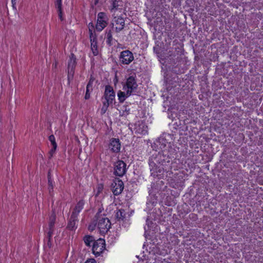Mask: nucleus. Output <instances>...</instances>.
<instances>
[{
  "label": "nucleus",
  "instance_id": "nucleus-5",
  "mask_svg": "<svg viewBox=\"0 0 263 263\" xmlns=\"http://www.w3.org/2000/svg\"><path fill=\"white\" fill-rule=\"evenodd\" d=\"M126 171V164L124 161L119 160L114 164V174L116 176L122 177Z\"/></svg>",
  "mask_w": 263,
  "mask_h": 263
},
{
  "label": "nucleus",
  "instance_id": "nucleus-3",
  "mask_svg": "<svg viewBox=\"0 0 263 263\" xmlns=\"http://www.w3.org/2000/svg\"><path fill=\"white\" fill-rule=\"evenodd\" d=\"M105 249V242L103 239H98L93 243L92 251L96 256H100Z\"/></svg>",
  "mask_w": 263,
  "mask_h": 263
},
{
  "label": "nucleus",
  "instance_id": "nucleus-27",
  "mask_svg": "<svg viewBox=\"0 0 263 263\" xmlns=\"http://www.w3.org/2000/svg\"><path fill=\"white\" fill-rule=\"evenodd\" d=\"M55 6L57 9H59L60 10L61 8H62V0H56Z\"/></svg>",
  "mask_w": 263,
  "mask_h": 263
},
{
  "label": "nucleus",
  "instance_id": "nucleus-12",
  "mask_svg": "<svg viewBox=\"0 0 263 263\" xmlns=\"http://www.w3.org/2000/svg\"><path fill=\"white\" fill-rule=\"evenodd\" d=\"M90 39L91 42V49L93 54L97 55L99 53V50L97 46V39L95 34L93 33H90Z\"/></svg>",
  "mask_w": 263,
  "mask_h": 263
},
{
  "label": "nucleus",
  "instance_id": "nucleus-6",
  "mask_svg": "<svg viewBox=\"0 0 263 263\" xmlns=\"http://www.w3.org/2000/svg\"><path fill=\"white\" fill-rule=\"evenodd\" d=\"M107 16L105 13L99 12L98 14L97 22L96 24V29L99 31H102L107 25Z\"/></svg>",
  "mask_w": 263,
  "mask_h": 263
},
{
  "label": "nucleus",
  "instance_id": "nucleus-14",
  "mask_svg": "<svg viewBox=\"0 0 263 263\" xmlns=\"http://www.w3.org/2000/svg\"><path fill=\"white\" fill-rule=\"evenodd\" d=\"M135 132L140 135H144L147 133V126L143 123L135 125Z\"/></svg>",
  "mask_w": 263,
  "mask_h": 263
},
{
  "label": "nucleus",
  "instance_id": "nucleus-17",
  "mask_svg": "<svg viewBox=\"0 0 263 263\" xmlns=\"http://www.w3.org/2000/svg\"><path fill=\"white\" fill-rule=\"evenodd\" d=\"M122 2L120 1L114 0L112 1L110 10L112 12H116L118 10L121 9Z\"/></svg>",
  "mask_w": 263,
  "mask_h": 263
},
{
  "label": "nucleus",
  "instance_id": "nucleus-32",
  "mask_svg": "<svg viewBox=\"0 0 263 263\" xmlns=\"http://www.w3.org/2000/svg\"><path fill=\"white\" fill-rule=\"evenodd\" d=\"M17 0H11L13 7L16 4Z\"/></svg>",
  "mask_w": 263,
  "mask_h": 263
},
{
  "label": "nucleus",
  "instance_id": "nucleus-19",
  "mask_svg": "<svg viewBox=\"0 0 263 263\" xmlns=\"http://www.w3.org/2000/svg\"><path fill=\"white\" fill-rule=\"evenodd\" d=\"M77 222H78V218H72V216H71L68 224V228L70 230H73L76 227Z\"/></svg>",
  "mask_w": 263,
  "mask_h": 263
},
{
  "label": "nucleus",
  "instance_id": "nucleus-34",
  "mask_svg": "<svg viewBox=\"0 0 263 263\" xmlns=\"http://www.w3.org/2000/svg\"><path fill=\"white\" fill-rule=\"evenodd\" d=\"M99 0H95V4H96L98 2Z\"/></svg>",
  "mask_w": 263,
  "mask_h": 263
},
{
  "label": "nucleus",
  "instance_id": "nucleus-25",
  "mask_svg": "<svg viewBox=\"0 0 263 263\" xmlns=\"http://www.w3.org/2000/svg\"><path fill=\"white\" fill-rule=\"evenodd\" d=\"M90 87H91V82H89L88 83V84H87V87H86V92L85 97L86 99H88L89 98L90 95L89 93V89Z\"/></svg>",
  "mask_w": 263,
  "mask_h": 263
},
{
  "label": "nucleus",
  "instance_id": "nucleus-4",
  "mask_svg": "<svg viewBox=\"0 0 263 263\" xmlns=\"http://www.w3.org/2000/svg\"><path fill=\"white\" fill-rule=\"evenodd\" d=\"M134 59V57L133 54L129 50H124L120 53L119 61L123 64L128 65Z\"/></svg>",
  "mask_w": 263,
  "mask_h": 263
},
{
  "label": "nucleus",
  "instance_id": "nucleus-31",
  "mask_svg": "<svg viewBox=\"0 0 263 263\" xmlns=\"http://www.w3.org/2000/svg\"><path fill=\"white\" fill-rule=\"evenodd\" d=\"M85 263H96V261L95 260V259L91 258L87 259Z\"/></svg>",
  "mask_w": 263,
  "mask_h": 263
},
{
  "label": "nucleus",
  "instance_id": "nucleus-30",
  "mask_svg": "<svg viewBox=\"0 0 263 263\" xmlns=\"http://www.w3.org/2000/svg\"><path fill=\"white\" fill-rule=\"evenodd\" d=\"M96 224H93V223L90 224L88 227L89 230L90 231H93L95 228Z\"/></svg>",
  "mask_w": 263,
  "mask_h": 263
},
{
  "label": "nucleus",
  "instance_id": "nucleus-21",
  "mask_svg": "<svg viewBox=\"0 0 263 263\" xmlns=\"http://www.w3.org/2000/svg\"><path fill=\"white\" fill-rule=\"evenodd\" d=\"M125 211L123 210H119L116 214V218L119 220H123L125 216Z\"/></svg>",
  "mask_w": 263,
  "mask_h": 263
},
{
  "label": "nucleus",
  "instance_id": "nucleus-9",
  "mask_svg": "<svg viewBox=\"0 0 263 263\" xmlns=\"http://www.w3.org/2000/svg\"><path fill=\"white\" fill-rule=\"evenodd\" d=\"M104 98L105 102L112 104L115 98V93L113 88L110 86L107 85L105 87L104 92Z\"/></svg>",
  "mask_w": 263,
  "mask_h": 263
},
{
  "label": "nucleus",
  "instance_id": "nucleus-29",
  "mask_svg": "<svg viewBox=\"0 0 263 263\" xmlns=\"http://www.w3.org/2000/svg\"><path fill=\"white\" fill-rule=\"evenodd\" d=\"M57 10H58L59 17L61 21H62L63 19V17H62V8H61L60 10L59 9H57Z\"/></svg>",
  "mask_w": 263,
  "mask_h": 263
},
{
  "label": "nucleus",
  "instance_id": "nucleus-8",
  "mask_svg": "<svg viewBox=\"0 0 263 263\" xmlns=\"http://www.w3.org/2000/svg\"><path fill=\"white\" fill-rule=\"evenodd\" d=\"M124 189L123 181L119 179H115L112 183V191L115 195L120 194Z\"/></svg>",
  "mask_w": 263,
  "mask_h": 263
},
{
  "label": "nucleus",
  "instance_id": "nucleus-33",
  "mask_svg": "<svg viewBox=\"0 0 263 263\" xmlns=\"http://www.w3.org/2000/svg\"><path fill=\"white\" fill-rule=\"evenodd\" d=\"M57 62H55L54 63H53L52 64V67H54V68H56L57 67Z\"/></svg>",
  "mask_w": 263,
  "mask_h": 263
},
{
  "label": "nucleus",
  "instance_id": "nucleus-1",
  "mask_svg": "<svg viewBox=\"0 0 263 263\" xmlns=\"http://www.w3.org/2000/svg\"><path fill=\"white\" fill-rule=\"evenodd\" d=\"M95 217L98 221V228L100 233L104 234L108 232L110 228V222L109 220L104 215H100L98 213Z\"/></svg>",
  "mask_w": 263,
  "mask_h": 263
},
{
  "label": "nucleus",
  "instance_id": "nucleus-20",
  "mask_svg": "<svg viewBox=\"0 0 263 263\" xmlns=\"http://www.w3.org/2000/svg\"><path fill=\"white\" fill-rule=\"evenodd\" d=\"M103 185L102 184H99L96 188V190L95 191V195L96 197L99 196L101 194H102V192L103 190Z\"/></svg>",
  "mask_w": 263,
  "mask_h": 263
},
{
  "label": "nucleus",
  "instance_id": "nucleus-24",
  "mask_svg": "<svg viewBox=\"0 0 263 263\" xmlns=\"http://www.w3.org/2000/svg\"><path fill=\"white\" fill-rule=\"evenodd\" d=\"M110 104H109V103L105 102H103V106H102V107L101 108V110L102 114H104L106 112V111H107V110L108 109L109 105Z\"/></svg>",
  "mask_w": 263,
  "mask_h": 263
},
{
  "label": "nucleus",
  "instance_id": "nucleus-7",
  "mask_svg": "<svg viewBox=\"0 0 263 263\" xmlns=\"http://www.w3.org/2000/svg\"><path fill=\"white\" fill-rule=\"evenodd\" d=\"M76 65V58L73 54H71L68 62V79L70 80L72 79L74 73V68Z\"/></svg>",
  "mask_w": 263,
  "mask_h": 263
},
{
  "label": "nucleus",
  "instance_id": "nucleus-16",
  "mask_svg": "<svg viewBox=\"0 0 263 263\" xmlns=\"http://www.w3.org/2000/svg\"><path fill=\"white\" fill-rule=\"evenodd\" d=\"M131 94H127V90H123V91L119 90L117 93L119 101L120 103H123L126 98L131 96Z\"/></svg>",
  "mask_w": 263,
  "mask_h": 263
},
{
  "label": "nucleus",
  "instance_id": "nucleus-15",
  "mask_svg": "<svg viewBox=\"0 0 263 263\" xmlns=\"http://www.w3.org/2000/svg\"><path fill=\"white\" fill-rule=\"evenodd\" d=\"M55 220V215L53 214L49 218V230L48 232V235L49 237H51L53 234V228L54 226Z\"/></svg>",
  "mask_w": 263,
  "mask_h": 263
},
{
  "label": "nucleus",
  "instance_id": "nucleus-10",
  "mask_svg": "<svg viewBox=\"0 0 263 263\" xmlns=\"http://www.w3.org/2000/svg\"><path fill=\"white\" fill-rule=\"evenodd\" d=\"M113 29L116 32H120L124 27L125 21L122 17H115L112 21Z\"/></svg>",
  "mask_w": 263,
  "mask_h": 263
},
{
  "label": "nucleus",
  "instance_id": "nucleus-26",
  "mask_svg": "<svg viewBox=\"0 0 263 263\" xmlns=\"http://www.w3.org/2000/svg\"><path fill=\"white\" fill-rule=\"evenodd\" d=\"M53 183L52 181L49 179H48V190L50 193H51L53 191Z\"/></svg>",
  "mask_w": 263,
  "mask_h": 263
},
{
  "label": "nucleus",
  "instance_id": "nucleus-28",
  "mask_svg": "<svg viewBox=\"0 0 263 263\" xmlns=\"http://www.w3.org/2000/svg\"><path fill=\"white\" fill-rule=\"evenodd\" d=\"M88 28H89V34L91 33H93L92 31V30L93 29V25L92 23H89Z\"/></svg>",
  "mask_w": 263,
  "mask_h": 263
},
{
  "label": "nucleus",
  "instance_id": "nucleus-2",
  "mask_svg": "<svg viewBox=\"0 0 263 263\" xmlns=\"http://www.w3.org/2000/svg\"><path fill=\"white\" fill-rule=\"evenodd\" d=\"M138 84L134 76L128 77L123 85V90H127V94H133L136 92Z\"/></svg>",
  "mask_w": 263,
  "mask_h": 263
},
{
  "label": "nucleus",
  "instance_id": "nucleus-22",
  "mask_svg": "<svg viewBox=\"0 0 263 263\" xmlns=\"http://www.w3.org/2000/svg\"><path fill=\"white\" fill-rule=\"evenodd\" d=\"M85 245L87 246H90L91 243L94 242V238L92 236H86L84 238Z\"/></svg>",
  "mask_w": 263,
  "mask_h": 263
},
{
  "label": "nucleus",
  "instance_id": "nucleus-11",
  "mask_svg": "<svg viewBox=\"0 0 263 263\" xmlns=\"http://www.w3.org/2000/svg\"><path fill=\"white\" fill-rule=\"evenodd\" d=\"M109 148L114 153H118L121 148V143L118 139L112 138L110 141Z\"/></svg>",
  "mask_w": 263,
  "mask_h": 263
},
{
  "label": "nucleus",
  "instance_id": "nucleus-13",
  "mask_svg": "<svg viewBox=\"0 0 263 263\" xmlns=\"http://www.w3.org/2000/svg\"><path fill=\"white\" fill-rule=\"evenodd\" d=\"M84 205V201L83 200H80L75 206L73 212H72L71 215L72 218H78V216L79 213L83 209Z\"/></svg>",
  "mask_w": 263,
  "mask_h": 263
},
{
  "label": "nucleus",
  "instance_id": "nucleus-18",
  "mask_svg": "<svg viewBox=\"0 0 263 263\" xmlns=\"http://www.w3.org/2000/svg\"><path fill=\"white\" fill-rule=\"evenodd\" d=\"M49 140L50 141L52 146V148L50 151V153L52 154L55 152L57 147V144L55 142L54 136L53 135H50L49 137Z\"/></svg>",
  "mask_w": 263,
  "mask_h": 263
},
{
  "label": "nucleus",
  "instance_id": "nucleus-23",
  "mask_svg": "<svg viewBox=\"0 0 263 263\" xmlns=\"http://www.w3.org/2000/svg\"><path fill=\"white\" fill-rule=\"evenodd\" d=\"M105 37L106 39V43L109 45H111V41L112 40V36L111 32L110 30H109V31L106 32Z\"/></svg>",
  "mask_w": 263,
  "mask_h": 263
}]
</instances>
